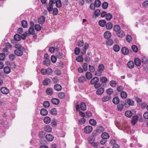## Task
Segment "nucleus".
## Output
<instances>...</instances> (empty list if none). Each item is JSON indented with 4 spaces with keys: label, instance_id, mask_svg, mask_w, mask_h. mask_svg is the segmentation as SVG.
I'll return each mask as SVG.
<instances>
[{
    "label": "nucleus",
    "instance_id": "5",
    "mask_svg": "<svg viewBox=\"0 0 148 148\" xmlns=\"http://www.w3.org/2000/svg\"><path fill=\"white\" fill-rule=\"evenodd\" d=\"M116 35L119 38H123L125 36V34L123 31L121 30L116 33Z\"/></svg>",
    "mask_w": 148,
    "mask_h": 148
},
{
    "label": "nucleus",
    "instance_id": "64",
    "mask_svg": "<svg viewBox=\"0 0 148 148\" xmlns=\"http://www.w3.org/2000/svg\"><path fill=\"white\" fill-rule=\"evenodd\" d=\"M141 61L142 63L145 64L147 63L148 62V60L145 57L143 58Z\"/></svg>",
    "mask_w": 148,
    "mask_h": 148
},
{
    "label": "nucleus",
    "instance_id": "34",
    "mask_svg": "<svg viewBox=\"0 0 148 148\" xmlns=\"http://www.w3.org/2000/svg\"><path fill=\"white\" fill-rule=\"evenodd\" d=\"M113 49L115 52H118L119 51L120 48L119 45H115L113 47Z\"/></svg>",
    "mask_w": 148,
    "mask_h": 148
},
{
    "label": "nucleus",
    "instance_id": "54",
    "mask_svg": "<svg viewBox=\"0 0 148 148\" xmlns=\"http://www.w3.org/2000/svg\"><path fill=\"white\" fill-rule=\"evenodd\" d=\"M53 5H51L48 4V6L47 7V9L49 12H51L53 9Z\"/></svg>",
    "mask_w": 148,
    "mask_h": 148
},
{
    "label": "nucleus",
    "instance_id": "43",
    "mask_svg": "<svg viewBox=\"0 0 148 148\" xmlns=\"http://www.w3.org/2000/svg\"><path fill=\"white\" fill-rule=\"evenodd\" d=\"M56 5L58 8H60L62 6V3L60 0H57L56 1Z\"/></svg>",
    "mask_w": 148,
    "mask_h": 148
},
{
    "label": "nucleus",
    "instance_id": "18",
    "mask_svg": "<svg viewBox=\"0 0 148 148\" xmlns=\"http://www.w3.org/2000/svg\"><path fill=\"white\" fill-rule=\"evenodd\" d=\"M40 113L42 115L46 116L48 114V111L46 109L43 108L41 110Z\"/></svg>",
    "mask_w": 148,
    "mask_h": 148
},
{
    "label": "nucleus",
    "instance_id": "45",
    "mask_svg": "<svg viewBox=\"0 0 148 148\" xmlns=\"http://www.w3.org/2000/svg\"><path fill=\"white\" fill-rule=\"evenodd\" d=\"M88 141L89 143H90L95 148H97L98 146V143L91 142L90 140H89Z\"/></svg>",
    "mask_w": 148,
    "mask_h": 148
},
{
    "label": "nucleus",
    "instance_id": "8",
    "mask_svg": "<svg viewBox=\"0 0 148 148\" xmlns=\"http://www.w3.org/2000/svg\"><path fill=\"white\" fill-rule=\"evenodd\" d=\"M99 81V79L97 77L93 78L90 81V82L91 84H94L97 83Z\"/></svg>",
    "mask_w": 148,
    "mask_h": 148
},
{
    "label": "nucleus",
    "instance_id": "28",
    "mask_svg": "<svg viewBox=\"0 0 148 148\" xmlns=\"http://www.w3.org/2000/svg\"><path fill=\"white\" fill-rule=\"evenodd\" d=\"M112 24L111 22H108L106 24V27L108 29L110 30L112 29Z\"/></svg>",
    "mask_w": 148,
    "mask_h": 148
},
{
    "label": "nucleus",
    "instance_id": "62",
    "mask_svg": "<svg viewBox=\"0 0 148 148\" xmlns=\"http://www.w3.org/2000/svg\"><path fill=\"white\" fill-rule=\"evenodd\" d=\"M97 131L99 132H101L104 131V129L103 127L99 126L98 127Z\"/></svg>",
    "mask_w": 148,
    "mask_h": 148
},
{
    "label": "nucleus",
    "instance_id": "50",
    "mask_svg": "<svg viewBox=\"0 0 148 148\" xmlns=\"http://www.w3.org/2000/svg\"><path fill=\"white\" fill-rule=\"evenodd\" d=\"M29 34L33 35L34 33V27H30L29 30Z\"/></svg>",
    "mask_w": 148,
    "mask_h": 148
},
{
    "label": "nucleus",
    "instance_id": "36",
    "mask_svg": "<svg viewBox=\"0 0 148 148\" xmlns=\"http://www.w3.org/2000/svg\"><path fill=\"white\" fill-rule=\"evenodd\" d=\"M101 3L99 0H96L95 1V5L96 7H99L101 5Z\"/></svg>",
    "mask_w": 148,
    "mask_h": 148
},
{
    "label": "nucleus",
    "instance_id": "12",
    "mask_svg": "<svg viewBox=\"0 0 148 148\" xmlns=\"http://www.w3.org/2000/svg\"><path fill=\"white\" fill-rule=\"evenodd\" d=\"M101 137L103 139H107L109 138L110 136L107 133L104 132L101 134Z\"/></svg>",
    "mask_w": 148,
    "mask_h": 148
},
{
    "label": "nucleus",
    "instance_id": "32",
    "mask_svg": "<svg viewBox=\"0 0 148 148\" xmlns=\"http://www.w3.org/2000/svg\"><path fill=\"white\" fill-rule=\"evenodd\" d=\"M44 121L45 123L48 124L51 122V119L49 117L46 116L45 117L44 119Z\"/></svg>",
    "mask_w": 148,
    "mask_h": 148
},
{
    "label": "nucleus",
    "instance_id": "11",
    "mask_svg": "<svg viewBox=\"0 0 148 148\" xmlns=\"http://www.w3.org/2000/svg\"><path fill=\"white\" fill-rule=\"evenodd\" d=\"M134 62L135 65L137 66H139L141 65V61L138 58H136L134 59Z\"/></svg>",
    "mask_w": 148,
    "mask_h": 148
},
{
    "label": "nucleus",
    "instance_id": "15",
    "mask_svg": "<svg viewBox=\"0 0 148 148\" xmlns=\"http://www.w3.org/2000/svg\"><path fill=\"white\" fill-rule=\"evenodd\" d=\"M45 17L44 16H41L38 19V23L41 24H43L45 21Z\"/></svg>",
    "mask_w": 148,
    "mask_h": 148
},
{
    "label": "nucleus",
    "instance_id": "21",
    "mask_svg": "<svg viewBox=\"0 0 148 148\" xmlns=\"http://www.w3.org/2000/svg\"><path fill=\"white\" fill-rule=\"evenodd\" d=\"M99 24L101 27H104L106 24V21L105 20H100L99 21Z\"/></svg>",
    "mask_w": 148,
    "mask_h": 148
},
{
    "label": "nucleus",
    "instance_id": "31",
    "mask_svg": "<svg viewBox=\"0 0 148 148\" xmlns=\"http://www.w3.org/2000/svg\"><path fill=\"white\" fill-rule=\"evenodd\" d=\"M50 82V80L49 79L46 78L42 82L43 84L44 85L47 86Z\"/></svg>",
    "mask_w": 148,
    "mask_h": 148
},
{
    "label": "nucleus",
    "instance_id": "3",
    "mask_svg": "<svg viewBox=\"0 0 148 148\" xmlns=\"http://www.w3.org/2000/svg\"><path fill=\"white\" fill-rule=\"evenodd\" d=\"M92 127L91 126H87L84 128V131L87 134L90 133L92 130Z\"/></svg>",
    "mask_w": 148,
    "mask_h": 148
},
{
    "label": "nucleus",
    "instance_id": "56",
    "mask_svg": "<svg viewBox=\"0 0 148 148\" xmlns=\"http://www.w3.org/2000/svg\"><path fill=\"white\" fill-rule=\"evenodd\" d=\"M101 14L100 10L98 9L96 10L94 13V14L95 16H99Z\"/></svg>",
    "mask_w": 148,
    "mask_h": 148
},
{
    "label": "nucleus",
    "instance_id": "46",
    "mask_svg": "<svg viewBox=\"0 0 148 148\" xmlns=\"http://www.w3.org/2000/svg\"><path fill=\"white\" fill-rule=\"evenodd\" d=\"M100 81L102 83H106L107 82L108 80L107 78L106 77H103L101 78Z\"/></svg>",
    "mask_w": 148,
    "mask_h": 148
},
{
    "label": "nucleus",
    "instance_id": "41",
    "mask_svg": "<svg viewBox=\"0 0 148 148\" xmlns=\"http://www.w3.org/2000/svg\"><path fill=\"white\" fill-rule=\"evenodd\" d=\"M90 124L92 125L95 126L96 125L97 122L93 119H90L89 121Z\"/></svg>",
    "mask_w": 148,
    "mask_h": 148
},
{
    "label": "nucleus",
    "instance_id": "47",
    "mask_svg": "<svg viewBox=\"0 0 148 148\" xmlns=\"http://www.w3.org/2000/svg\"><path fill=\"white\" fill-rule=\"evenodd\" d=\"M58 97L59 98L61 99H63L65 97V95L64 93L60 92L58 94Z\"/></svg>",
    "mask_w": 148,
    "mask_h": 148
},
{
    "label": "nucleus",
    "instance_id": "9",
    "mask_svg": "<svg viewBox=\"0 0 148 148\" xmlns=\"http://www.w3.org/2000/svg\"><path fill=\"white\" fill-rule=\"evenodd\" d=\"M138 118V116L137 115H135L133 116L131 121V123L132 125H134L136 123Z\"/></svg>",
    "mask_w": 148,
    "mask_h": 148
},
{
    "label": "nucleus",
    "instance_id": "25",
    "mask_svg": "<svg viewBox=\"0 0 148 148\" xmlns=\"http://www.w3.org/2000/svg\"><path fill=\"white\" fill-rule=\"evenodd\" d=\"M81 109L83 111L85 110L86 109V104L84 102H82L81 104L80 105Z\"/></svg>",
    "mask_w": 148,
    "mask_h": 148
},
{
    "label": "nucleus",
    "instance_id": "27",
    "mask_svg": "<svg viewBox=\"0 0 148 148\" xmlns=\"http://www.w3.org/2000/svg\"><path fill=\"white\" fill-rule=\"evenodd\" d=\"M55 89L57 91H59L62 90V87L61 85L59 84H56L54 86Z\"/></svg>",
    "mask_w": 148,
    "mask_h": 148
},
{
    "label": "nucleus",
    "instance_id": "16",
    "mask_svg": "<svg viewBox=\"0 0 148 148\" xmlns=\"http://www.w3.org/2000/svg\"><path fill=\"white\" fill-rule=\"evenodd\" d=\"M111 33L109 31L106 32L104 34V37L106 39L109 38L111 37Z\"/></svg>",
    "mask_w": 148,
    "mask_h": 148
},
{
    "label": "nucleus",
    "instance_id": "44",
    "mask_svg": "<svg viewBox=\"0 0 148 148\" xmlns=\"http://www.w3.org/2000/svg\"><path fill=\"white\" fill-rule=\"evenodd\" d=\"M110 85L113 87H115L117 85V83L116 81L114 80L111 81L110 83Z\"/></svg>",
    "mask_w": 148,
    "mask_h": 148
},
{
    "label": "nucleus",
    "instance_id": "57",
    "mask_svg": "<svg viewBox=\"0 0 148 148\" xmlns=\"http://www.w3.org/2000/svg\"><path fill=\"white\" fill-rule=\"evenodd\" d=\"M143 6L145 8H148V0L144 1L142 3Z\"/></svg>",
    "mask_w": 148,
    "mask_h": 148
},
{
    "label": "nucleus",
    "instance_id": "39",
    "mask_svg": "<svg viewBox=\"0 0 148 148\" xmlns=\"http://www.w3.org/2000/svg\"><path fill=\"white\" fill-rule=\"evenodd\" d=\"M125 115L128 117H131L132 116V112L130 110L127 111L125 112Z\"/></svg>",
    "mask_w": 148,
    "mask_h": 148
},
{
    "label": "nucleus",
    "instance_id": "53",
    "mask_svg": "<svg viewBox=\"0 0 148 148\" xmlns=\"http://www.w3.org/2000/svg\"><path fill=\"white\" fill-rule=\"evenodd\" d=\"M89 70L91 72H94L95 70V67L93 66H91L90 65H89Z\"/></svg>",
    "mask_w": 148,
    "mask_h": 148
},
{
    "label": "nucleus",
    "instance_id": "63",
    "mask_svg": "<svg viewBox=\"0 0 148 148\" xmlns=\"http://www.w3.org/2000/svg\"><path fill=\"white\" fill-rule=\"evenodd\" d=\"M76 60L78 62H80L83 60V58L81 56H79L76 58Z\"/></svg>",
    "mask_w": 148,
    "mask_h": 148
},
{
    "label": "nucleus",
    "instance_id": "48",
    "mask_svg": "<svg viewBox=\"0 0 148 148\" xmlns=\"http://www.w3.org/2000/svg\"><path fill=\"white\" fill-rule=\"evenodd\" d=\"M35 29L36 31H40L41 29V27L39 24H36L35 25Z\"/></svg>",
    "mask_w": 148,
    "mask_h": 148
},
{
    "label": "nucleus",
    "instance_id": "17",
    "mask_svg": "<svg viewBox=\"0 0 148 148\" xmlns=\"http://www.w3.org/2000/svg\"><path fill=\"white\" fill-rule=\"evenodd\" d=\"M5 73L8 74L11 72V69L10 67L8 66H5L3 69Z\"/></svg>",
    "mask_w": 148,
    "mask_h": 148
},
{
    "label": "nucleus",
    "instance_id": "13",
    "mask_svg": "<svg viewBox=\"0 0 148 148\" xmlns=\"http://www.w3.org/2000/svg\"><path fill=\"white\" fill-rule=\"evenodd\" d=\"M104 91V89L103 88H101L98 89L96 91V93L99 95H102Z\"/></svg>",
    "mask_w": 148,
    "mask_h": 148
},
{
    "label": "nucleus",
    "instance_id": "7",
    "mask_svg": "<svg viewBox=\"0 0 148 148\" xmlns=\"http://www.w3.org/2000/svg\"><path fill=\"white\" fill-rule=\"evenodd\" d=\"M53 136L51 134H48L46 136V139L48 141H51L53 139Z\"/></svg>",
    "mask_w": 148,
    "mask_h": 148
},
{
    "label": "nucleus",
    "instance_id": "38",
    "mask_svg": "<svg viewBox=\"0 0 148 148\" xmlns=\"http://www.w3.org/2000/svg\"><path fill=\"white\" fill-rule=\"evenodd\" d=\"M108 4L106 2H104L102 4V8L104 9H106L108 8Z\"/></svg>",
    "mask_w": 148,
    "mask_h": 148
},
{
    "label": "nucleus",
    "instance_id": "23",
    "mask_svg": "<svg viewBox=\"0 0 148 148\" xmlns=\"http://www.w3.org/2000/svg\"><path fill=\"white\" fill-rule=\"evenodd\" d=\"M120 100L117 97H114L112 99L113 103L115 104H118Z\"/></svg>",
    "mask_w": 148,
    "mask_h": 148
},
{
    "label": "nucleus",
    "instance_id": "60",
    "mask_svg": "<svg viewBox=\"0 0 148 148\" xmlns=\"http://www.w3.org/2000/svg\"><path fill=\"white\" fill-rule=\"evenodd\" d=\"M80 50L79 48L76 47L75 49V55H78L79 53Z\"/></svg>",
    "mask_w": 148,
    "mask_h": 148
},
{
    "label": "nucleus",
    "instance_id": "52",
    "mask_svg": "<svg viewBox=\"0 0 148 148\" xmlns=\"http://www.w3.org/2000/svg\"><path fill=\"white\" fill-rule=\"evenodd\" d=\"M132 48L133 51L135 52H137L138 51V49L136 46L133 45L132 46Z\"/></svg>",
    "mask_w": 148,
    "mask_h": 148
},
{
    "label": "nucleus",
    "instance_id": "24",
    "mask_svg": "<svg viewBox=\"0 0 148 148\" xmlns=\"http://www.w3.org/2000/svg\"><path fill=\"white\" fill-rule=\"evenodd\" d=\"M46 92L48 95H51L53 93L52 89L51 88H49L47 89Z\"/></svg>",
    "mask_w": 148,
    "mask_h": 148
},
{
    "label": "nucleus",
    "instance_id": "29",
    "mask_svg": "<svg viewBox=\"0 0 148 148\" xmlns=\"http://www.w3.org/2000/svg\"><path fill=\"white\" fill-rule=\"evenodd\" d=\"M120 95L121 97L123 99H125L127 97V94L125 91H121Z\"/></svg>",
    "mask_w": 148,
    "mask_h": 148
},
{
    "label": "nucleus",
    "instance_id": "30",
    "mask_svg": "<svg viewBox=\"0 0 148 148\" xmlns=\"http://www.w3.org/2000/svg\"><path fill=\"white\" fill-rule=\"evenodd\" d=\"M111 98L110 96H106L103 97L102 100L103 102H105L109 101Z\"/></svg>",
    "mask_w": 148,
    "mask_h": 148
},
{
    "label": "nucleus",
    "instance_id": "51",
    "mask_svg": "<svg viewBox=\"0 0 148 148\" xmlns=\"http://www.w3.org/2000/svg\"><path fill=\"white\" fill-rule=\"evenodd\" d=\"M21 24L22 26L26 28L27 26V21L25 20H23L22 21Z\"/></svg>",
    "mask_w": 148,
    "mask_h": 148
},
{
    "label": "nucleus",
    "instance_id": "33",
    "mask_svg": "<svg viewBox=\"0 0 148 148\" xmlns=\"http://www.w3.org/2000/svg\"><path fill=\"white\" fill-rule=\"evenodd\" d=\"M86 80V78L84 76H82L80 77L78 79L79 82L80 83L83 82H85Z\"/></svg>",
    "mask_w": 148,
    "mask_h": 148
},
{
    "label": "nucleus",
    "instance_id": "55",
    "mask_svg": "<svg viewBox=\"0 0 148 148\" xmlns=\"http://www.w3.org/2000/svg\"><path fill=\"white\" fill-rule=\"evenodd\" d=\"M53 15L56 16L58 14V10L57 8H54L53 9Z\"/></svg>",
    "mask_w": 148,
    "mask_h": 148
},
{
    "label": "nucleus",
    "instance_id": "49",
    "mask_svg": "<svg viewBox=\"0 0 148 148\" xmlns=\"http://www.w3.org/2000/svg\"><path fill=\"white\" fill-rule=\"evenodd\" d=\"M99 70L102 71H103L105 69V67L104 65L101 64H99L98 66Z\"/></svg>",
    "mask_w": 148,
    "mask_h": 148
},
{
    "label": "nucleus",
    "instance_id": "61",
    "mask_svg": "<svg viewBox=\"0 0 148 148\" xmlns=\"http://www.w3.org/2000/svg\"><path fill=\"white\" fill-rule=\"evenodd\" d=\"M126 40L129 42H132V39L131 36L130 35H128L126 37Z\"/></svg>",
    "mask_w": 148,
    "mask_h": 148
},
{
    "label": "nucleus",
    "instance_id": "10",
    "mask_svg": "<svg viewBox=\"0 0 148 148\" xmlns=\"http://www.w3.org/2000/svg\"><path fill=\"white\" fill-rule=\"evenodd\" d=\"M122 53L125 55H127L129 53V50L126 47H123L121 49Z\"/></svg>",
    "mask_w": 148,
    "mask_h": 148
},
{
    "label": "nucleus",
    "instance_id": "1",
    "mask_svg": "<svg viewBox=\"0 0 148 148\" xmlns=\"http://www.w3.org/2000/svg\"><path fill=\"white\" fill-rule=\"evenodd\" d=\"M134 104V102L132 99H126L124 104L125 107H127L129 106H133Z\"/></svg>",
    "mask_w": 148,
    "mask_h": 148
},
{
    "label": "nucleus",
    "instance_id": "2",
    "mask_svg": "<svg viewBox=\"0 0 148 148\" xmlns=\"http://www.w3.org/2000/svg\"><path fill=\"white\" fill-rule=\"evenodd\" d=\"M14 40H11V42L13 44H14L16 43V41H19L21 40V37L20 35L18 34H16L14 36Z\"/></svg>",
    "mask_w": 148,
    "mask_h": 148
},
{
    "label": "nucleus",
    "instance_id": "59",
    "mask_svg": "<svg viewBox=\"0 0 148 148\" xmlns=\"http://www.w3.org/2000/svg\"><path fill=\"white\" fill-rule=\"evenodd\" d=\"M113 92V90L111 88H109L107 89V93L108 95H110L112 94Z\"/></svg>",
    "mask_w": 148,
    "mask_h": 148
},
{
    "label": "nucleus",
    "instance_id": "14",
    "mask_svg": "<svg viewBox=\"0 0 148 148\" xmlns=\"http://www.w3.org/2000/svg\"><path fill=\"white\" fill-rule=\"evenodd\" d=\"M127 66L130 69H131L133 68L134 66L133 62L132 61H129L127 63Z\"/></svg>",
    "mask_w": 148,
    "mask_h": 148
},
{
    "label": "nucleus",
    "instance_id": "37",
    "mask_svg": "<svg viewBox=\"0 0 148 148\" xmlns=\"http://www.w3.org/2000/svg\"><path fill=\"white\" fill-rule=\"evenodd\" d=\"M43 105L45 108H48L50 106V103L48 101H45L44 102Z\"/></svg>",
    "mask_w": 148,
    "mask_h": 148
},
{
    "label": "nucleus",
    "instance_id": "26",
    "mask_svg": "<svg viewBox=\"0 0 148 148\" xmlns=\"http://www.w3.org/2000/svg\"><path fill=\"white\" fill-rule=\"evenodd\" d=\"M86 76L87 79H90L92 77V74L90 72H87L86 73Z\"/></svg>",
    "mask_w": 148,
    "mask_h": 148
},
{
    "label": "nucleus",
    "instance_id": "19",
    "mask_svg": "<svg viewBox=\"0 0 148 148\" xmlns=\"http://www.w3.org/2000/svg\"><path fill=\"white\" fill-rule=\"evenodd\" d=\"M51 101L52 103L55 105H58L59 103V100L57 98H53L51 99Z\"/></svg>",
    "mask_w": 148,
    "mask_h": 148
},
{
    "label": "nucleus",
    "instance_id": "58",
    "mask_svg": "<svg viewBox=\"0 0 148 148\" xmlns=\"http://www.w3.org/2000/svg\"><path fill=\"white\" fill-rule=\"evenodd\" d=\"M88 64L86 63H84L83 65V68L85 71H86L88 70Z\"/></svg>",
    "mask_w": 148,
    "mask_h": 148
},
{
    "label": "nucleus",
    "instance_id": "35",
    "mask_svg": "<svg viewBox=\"0 0 148 148\" xmlns=\"http://www.w3.org/2000/svg\"><path fill=\"white\" fill-rule=\"evenodd\" d=\"M46 75H50L52 73L53 70L51 68H48L46 69Z\"/></svg>",
    "mask_w": 148,
    "mask_h": 148
},
{
    "label": "nucleus",
    "instance_id": "4",
    "mask_svg": "<svg viewBox=\"0 0 148 148\" xmlns=\"http://www.w3.org/2000/svg\"><path fill=\"white\" fill-rule=\"evenodd\" d=\"M1 92L5 95H7L9 92V90L5 87H2L0 89Z\"/></svg>",
    "mask_w": 148,
    "mask_h": 148
},
{
    "label": "nucleus",
    "instance_id": "42",
    "mask_svg": "<svg viewBox=\"0 0 148 148\" xmlns=\"http://www.w3.org/2000/svg\"><path fill=\"white\" fill-rule=\"evenodd\" d=\"M45 130L48 132H50L51 131L52 128L49 126H46L44 128Z\"/></svg>",
    "mask_w": 148,
    "mask_h": 148
},
{
    "label": "nucleus",
    "instance_id": "6",
    "mask_svg": "<svg viewBox=\"0 0 148 148\" xmlns=\"http://www.w3.org/2000/svg\"><path fill=\"white\" fill-rule=\"evenodd\" d=\"M14 53L18 56H21L23 54V51L22 50L19 49H16L14 51Z\"/></svg>",
    "mask_w": 148,
    "mask_h": 148
},
{
    "label": "nucleus",
    "instance_id": "22",
    "mask_svg": "<svg viewBox=\"0 0 148 148\" xmlns=\"http://www.w3.org/2000/svg\"><path fill=\"white\" fill-rule=\"evenodd\" d=\"M124 107V105L123 103H120L117 106V110L121 111L122 110Z\"/></svg>",
    "mask_w": 148,
    "mask_h": 148
},
{
    "label": "nucleus",
    "instance_id": "40",
    "mask_svg": "<svg viewBox=\"0 0 148 148\" xmlns=\"http://www.w3.org/2000/svg\"><path fill=\"white\" fill-rule=\"evenodd\" d=\"M112 14L111 13H108L107 14L106 16V18L107 20L109 21L112 18Z\"/></svg>",
    "mask_w": 148,
    "mask_h": 148
},
{
    "label": "nucleus",
    "instance_id": "20",
    "mask_svg": "<svg viewBox=\"0 0 148 148\" xmlns=\"http://www.w3.org/2000/svg\"><path fill=\"white\" fill-rule=\"evenodd\" d=\"M121 27L118 25H115L114 27V30L117 33L121 30Z\"/></svg>",
    "mask_w": 148,
    "mask_h": 148
}]
</instances>
